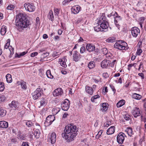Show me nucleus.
Wrapping results in <instances>:
<instances>
[{
	"label": "nucleus",
	"instance_id": "5fc2aeb1",
	"mask_svg": "<svg viewBox=\"0 0 146 146\" xmlns=\"http://www.w3.org/2000/svg\"><path fill=\"white\" fill-rule=\"evenodd\" d=\"M142 52V50L140 48H138L137 49V51L136 52V54L138 55H140L141 53Z\"/></svg>",
	"mask_w": 146,
	"mask_h": 146
},
{
	"label": "nucleus",
	"instance_id": "13d9d810",
	"mask_svg": "<svg viewBox=\"0 0 146 146\" xmlns=\"http://www.w3.org/2000/svg\"><path fill=\"white\" fill-rule=\"evenodd\" d=\"M111 122L110 121H107L106 123L104 124V127H107L110 125H111Z\"/></svg>",
	"mask_w": 146,
	"mask_h": 146
},
{
	"label": "nucleus",
	"instance_id": "f3484780",
	"mask_svg": "<svg viewBox=\"0 0 146 146\" xmlns=\"http://www.w3.org/2000/svg\"><path fill=\"white\" fill-rule=\"evenodd\" d=\"M109 60H104L101 63V66L103 68H107L109 64Z\"/></svg>",
	"mask_w": 146,
	"mask_h": 146
},
{
	"label": "nucleus",
	"instance_id": "2f4dec72",
	"mask_svg": "<svg viewBox=\"0 0 146 146\" xmlns=\"http://www.w3.org/2000/svg\"><path fill=\"white\" fill-rule=\"evenodd\" d=\"M40 135V132L38 129H36L33 133V135H34L35 137L36 138H38L39 137Z\"/></svg>",
	"mask_w": 146,
	"mask_h": 146
},
{
	"label": "nucleus",
	"instance_id": "393cba45",
	"mask_svg": "<svg viewBox=\"0 0 146 146\" xmlns=\"http://www.w3.org/2000/svg\"><path fill=\"white\" fill-rule=\"evenodd\" d=\"M132 97L135 99L140 100L142 96L141 95L139 94L134 93L132 94Z\"/></svg>",
	"mask_w": 146,
	"mask_h": 146
},
{
	"label": "nucleus",
	"instance_id": "aec40b11",
	"mask_svg": "<svg viewBox=\"0 0 146 146\" xmlns=\"http://www.w3.org/2000/svg\"><path fill=\"white\" fill-rule=\"evenodd\" d=\"M66 59L65 58H62L59 60V62L60 64L63 67L66 68L67 67V65L66 63Z\"/></svg>",
	"mask_w": 146,
	"mask_h": 146
},
{
	"label": "nucleus",
	"instance_id": "412c9836",
	"mask_svg": "<svg viewBox=\"0 0 146 146\" xmlns=\"http://www.w3.org/2000/svg\"><path fill=\"white\" fill-rule=\"evenodd\" d=\"M125 131L126 132L128 135L131 137L133 134V133L132 131V128L130 127H127L125 130Z\"/></svg>",
	"mask_w": 146,
	"mask_h": 146
},
{
	"label": "nucleus",
	"instance_id": "a19ab883",
	"mask_svg": "<svg viewBox=\"0 0 146 146\" xmlns=\"http://www.w3.org/2000/svg\"><path fill=\"white\" fill-rule=\"evenodd\" d=\"M5 89L4 84L3 82H0V91L2 92Z\"/></svg>",
	"mask_w": 146,
	"mask_h": 146
},
{
	"label": "nucleus",
	"instance_id": "e2e57ef3",
	"mask_svg": "<svg viewBox=\"0 0 146 146\" xmlns=\"http://www.w3.org/2000/svg\"><path fill=\"white\" fill-rule=\"evenodd\" d=\"M102 76L104 78H106L109 77V75L106 72L103 74Z\"/></svg>",
	"mask_w": 146,
	"mask_h": 146
},
{
	"label": "nucleus",
	"instance_id": "c03bdc74",
	"mask_svg": "<svg viewBox=\"0 0 146 146\" xmlns=\"http://www.w3.org/2000/svg\"><path fill=\"white\" fill-rule=\"evenodd\" d=\"M114 19V22L118 23V21L121 20V18L120 16L117 15V16L116 17H115Z\"/></svg>",
	"mask_w": 146,
	"mask_h": 146
},
{
	"label": "nucleus",
	"instance_id": "ddd939ff",
	"mask_svg": "<svg viewBox=\"0 0 146 146\" xmlns=\"http://www.w3.org/2000/svg\"><path fill=\"white\" fill-rule=\"evenodd\" d=\"M85 91L87 93L90 95H92L94 92L92 87L87 85L85 86Z\"/></svg>",
	"mask_w": 146,
	"mask_h": 146
},
{
	"label": "nucleus",
	"instance_id": "4be33fe9",
	"mask_svg": "<svg viewBox=\"0 0 146 146\" xmlns=\"http://www.w3.org/2000/svg\"><path fill=\"white\" fill-rule=\"evenodd\" d=\"M115 127L114 126H111L108 129L107 131V133L108 135H111L114 133L115 132Z\"/></svg>",
	"mask_w": 146,
	"mask_h": 146
},
{
	"label": "nucleus",
	"instance_id": "b1692460",
	"mask_svg": "<svg viewBox=\"0 0 146 146\" xmlns=\"http://www.w3.org/2000/svg\"><path fill=\"white\" fill-rule=\"evenodd\" d=\"M49 116H48L46 118V121L44 123L45 126H49L52 124V121L50 119Z\"/></svg>",
	"mask_w": 146,
	"mask_h": 146
},
{
	"label": "nucleus",
	"instance_id": "3c124183",
	"mask_svg": "<svg viewBox=\"0 0 146 146\" xmlns=\"http://www.w3.org/2000/svg\"><path fill=\"white\" fill-rule=\"evenodd\" d=\"M28 52V51H24L21 53L19 55L17 54V57L18 58H20L21 56H23L26 54Z\"/></svg>",
	"mask_w": 146,
	"mask_h": 146
},
{
	"label": "nucleus",
	"instance_id": "9b49d317",
	"mask_svg": "<svg viewBox=\"0 0 146 146\" xmlns=\"http://www.w3.org/2000/svg\"><path fill=\"white\" fill-rule=\"evenodd\" d=\"M133 115L135 117H136L140 115V113L139 109L135 107L133 108L131 111Z\"/></svg>",
	"mask_w": 146,
	"mask_h": 146
},
{
	"label": "nucleus",
	"instance_id": "473e14b6",
	"mask_svg": "<svg viewBox=\"0 0 146 146\" xmlns=\"http://www.w3.org/2000/svg\"><path fill=\"white\" fill-rule=\"evenodd\" d=\"M95 62L93 61H91L88 64V67L90 69H92L94 68Z\"/></svg>",
	"mask_w": 146,
	"mask_h": 146
},
{
	"label": "nucleus",
	"instance_id": "4468645a",
	"mask_svg": "<svg viewBox=\"0 0 146 146\" xmlns=\"http://www.w3.org/2000/svg\"><path fill=\"white\" fill-rule=\"evenodd\" d=\"M80 55L77 51H75L73 56V60L76 62H78L80 58Z\"/></svg>",
	"mask_w": 146,
	"mask_h": 146
},
{
	"label": "nucleus",
	"instance_id": "f704fd0d",
	"mask_svg": "<svg viewBox=\"0 0 146 146\" xmlns=\"http://www.w3.org/2000/svg\"><path fill=\"white\" fill-rule=\"evenodd\" d=\"M6 80L8 83H11L12 81V79L11 77V76L9 74H7L6 76Z\"/></svg>",
	"mask_w": 146,
	"mask_h": 146
},
{
	"label": "nucleus",
	"instance_id": "69168bd1",
	"mask_svg": "<svg viewBox=\"0 0 146 146\" xmlns=\"http://www.w3.org/2000/svg\"><path fill=\"white\" fill-rule=\"evenodd\" d=\"M143 63L142 62H141L139 66V68L138 69V70H139L141 68H142L143 69Z\"/></svg>",
	"mask_w": 146,
	"mask_h": 146
},
{
	"label": "nucleus",
	"instance_id": "58836bf2",
	"mask_svg": "<svg viewBox=\"0 0 146 146\" xmlns=\"http://www.w3.org/2000/svg\"><path fill=\"white\" fill-rule=\"evenodd\" d=\"M46 104V102L45 99L43 98H41L40 101V106H45Z\"/></svg>",
	"mask_w": 146,
	"mask_h": 146
},
{
	"label": "nucleus",
	"instance_id": "c85d7f7f",
	"mask_svg": "<svg viewBox=\"0 0 146 146\" xmlns=\"http://www.w3.org/2000/svg\"><path fill=\"white\" fill-rule=\"evenodd\" d=\"M125 101L124 100H121L119 101L116 104L117 108H119L123 106L125 104Z\"/></svg>",
	"mask_w": 146,
	"mask_h": 146
},
{
	"label": "nucleus",
	"instance_id": "cd10ccee",
	"mask_svg": "<svg viewBox=\"0 0 146 146\" xmlns=\"http://www.w3.org/2000/svg\"><path fill=\"white\" fill-rule=\"evenodd\" d=\"M18 138L21 140H25L26 139V135L25 134L20 133L18 135Z\"/></svg>",
	"mask_w": 146,
	"mask_h": 146
},
{
	"label": "nucleus",
	"instance_id": "a211bd4d",
	"mask_svg": "<svg viewBox=\"0 0 146 146\" xmlns=\"http://www.w3.org/2000/svg\"><path fill=\"white\" fill-rule=\"evenodd\" d=\"M50 139L52 144H53L55 143L56 140V135L55 133L53 132L51 134Z\"/></svg>",
	"mask_w": 146,
	"mask_h": 146
},
{
	"label": "nucleus",
	"instance_id": "9d476101",
	"mask_svg": "<svg viewBox=\"0 0 146 146\" xmlns=\"http://www.w3.org/2000/svg\"><path fill=\"white\" fill-rule=\"evenodd\" d=\"M9 106L11 110H15L18 108L19 105L18 102L13 101L11 104H9Z\"/></svg>",
	"mask_w": 146,
	"mask_h": 146
},
{
	"label": "nucleus",
	"instance_id": "7ed1b4c3",
	"mask_svg": "<svg viewBox=\"0 0 146 146\" xmlns=\"http://www.w3.org/2000/svg\"><path fill=\"white\" fill-rule=\"evenodd\" d=\"M98 23L99 25H100L103 30H106L107 31L109 25L104 13H102L101 15Z\"/></svg>",
	"mask_w": 146,
	"mask_h": 146
},
{
	"label": "nucleus",
	"instance_id": "20e7f679",
	"mask_svg": "<svg viewBox=\"0 0 146 146\" xmlns=\"http://www.w3.org/2000/svg\"><path fill=\"white\" fill-rule=\"evenodd\" d=\"M127 44L126 42H122V41H119L116 42L114 45L115 48L118 49L120 50H125V46Z\"/></svg>",
	"mask_w": 146,
	"mask_h": 146
},
{
	"label": "nucleus",
	"instance_id": "a18cd8bd",
	"mask_svg": "<svg viewBox=\"0 0 146 146\" xmlns=\"http://www.w3.org/2000/svg\"><path fill=\"white\" fill-rule=\"evenodd\" d=\"M115 38H114L110 37L106 41L108 42H113L115 41Z\"/></svg>",
	"mask_w": 146,
	"mask_h": 146
},
{
	"label": "nucleus",
	"instance_id": "bb28decb",
	"mask_svg": "<svg viewBox=\"0 0 146 146\" xmlns=\"http://www.w3.org/2000/svg\"><path fill=\"white\" fill-rule=\"evenodd\" d=\"M6 26L3 25L1 27V29L0 32L1 34L2 35H4L5 34L6 32Z\"/></svg>",
	"mask_w": 146,
	"mask_h": 146
},
{
	"label": "nucleus",
	"instance_id": "603ef678",
	"mask_svg": "<svg viewBox=\"0 0 146 146\" xmlns=\"http://www.w3.org/2000/svg\"><path fill=\"white\" fill-rule=\"evenodd\" d=\"M102 52L104 54L106 55L108 53V50L106 48H104L102 49Z\"/></svg>",
	"mask_w": 146,
	"mask_h": 146
},
{
	"label": "nucleus",
	"instance_id": "f03ea898",
	"mask_svg": "<svg viewBox=\"0 0 146 146\" xmlns=\"http://www.w3.org/2000/svg\"><path fill=\"white\" fill-rule=\"evenodd\" d=\"M16 22V25L21 28H27L30 25V22L23 13H20L17 15Z\"/></svg>",
	"mask_w": 146,
	"mask_h": 146
},
{
	"label": "nucleus",
	"instance_id": "49530a36",
	"mask_svg": "<svg viewBox=\"0 0 146 146\" xmlns=\"http://www.w3.org/2000/svg\"><path fill=\"white\" fill-rule=\"evenodd\" d=\"M103 132V131L102 130H101L100 131L98 132V134L96 135V139H98L102 134Z\"/></svg>",
	"mask_w": 146,
	"mask_h": 146
},
{
	"label": "nucleus",
	"instance_id": "8fccbe9b",
	"mask_svg": "<svg viewBox=\"0 0 146 146\" xmlns=\"http://www.w3.org/2000/svg\"><path fill=\"white\" fill-rule=\"evenodd\" d=\"M15 8V6L12 5H8L7 7V9L9 10H12Z\"/></svg>",
	"mask_w": 146,
	"mask_h": 146
},
{
	"label": "nucleus",
	"instance_id": "0eeeda50",
	"mask_svg": "<svg viewBox=\"0 0 146 146\" xmlns=\"http://www.w3.org/2000/svg\"><path fill=\"white\" fill-rule=\"evenodd\" d=\"M24 6L25 9L29 12L34 11L35 9V6L29 3H25L24 4Z\"/></svg>",
	"mask_w": 146,
	"mask_h": 146
},
{
	"label": "nucleus",
	"instance_id": "f257e3e1",
	"mask_svg": "<svg viewBox=\"0 0 146 146\" xmlns=\"http://www.w3.org/2000/svg\"><path fill=\"white\" fill-rule=\"evenodd\" d=\"M78 131L76 126L73 123L68 124L65 127L62 136L68 141L70 142L74 140V138L77 135Z\"/></svg>",
	"mask_w": 146,
	"mask_h": 146
},
{
	"label": "nucleus",
	"instance_id": "f8f14e48",
	"mask_svg": "<svg viewBox=\"0 0 146 146\" xmlns=\"http://www.w3.org/2000/svg\"><path fill=\"white\" fill-rule=\"evenodd\" d=\"M63 93L62 88H58L55 90L53 93V95L54 97L61 95Z\"/></svg>",
	"mask_w": 146,
	"mask_h": 146
},
{
	"label": "nucleus",
	"instance_id": "c756f323",
	"mask_svg": "<svg viewBox=\"0 0 146 146\" xmlns=\"http://www.w3.org/2000/svg\"><path fill=\"white\" fill-rule=\"evenodd\" d=\"M48 17L51 21H52L54 20V17L53 12L52 11H50L48 14Z\"/></svg>",
	"mask_w": 146,
	"mask_h": 146
},
{
	"label": "nucleus",
	"instance_id": "423d86ee",
	"mask_svg": "<svg viewBox=\"0 0 146 146\" xmlns=\"http://www.w3.org/2000/svg\"><path fill=\"white\" fill-rule=\"evenodd\" d=\"M62 103L61 105L62 109L64 111H67L70 107L69 100L68 99H66Z\"/></svg>",
	"mask_w": 146,
	"mask_h": 146
},
{
	"label": "nucleus",
	"instance_id": "37998d69",
	"mask_svg": "<svg viewBox=\"0 0 146 146\" xmlns=\"http://www.w3.org/2000/svg\"><path fill=\"white\" fill-rule=\"evenodd\" d=\"M10 39H8L7 40V43H6L4 46V48L7 49L8 48H9L10 47V46H9V45H10Z\"/></svg>",
	"mask_w": 146,
	"mask_h": 146
},
{
	"label": "nucleus",
	"instance_id": "c9c22d12",
	"mask_svg": "<svg viewBox=\"0 0 146 146\" xmlns=\"http://www.w3.org/2000/svg\"><path fill=\"white\" fill-rule=\"evenodd\" d=\"M21 87L23 89H26L27 88L26 83L23 81H21L20 82Z\"/></svg>",
	"mask_w": 146,
	"mask_h": 146
},
{
	"label": "nucleus",
	"instance_id": "864d4df0",
	"mask_svg": "<svg viewBox=\"0 0 146 146\" xmlns=\"http://www.w3.org/2000/svg\"><path fill=\"white\" fill-rule=\"evenodd\" d=\"M86 49L84 46H82L80 49V52L81 53H83L85 51Z\"/></svg>",
	"mask_w": 146,
	"mask_h": 146
},
{
	"label": "nucleus",
	"instance_id": "e433bc0d",
	"mask_svg": "<svg viewBox=\"0 0 146 146\" xmlns=\"http://www.w3.org/2000/svg\"><path fill=\"white\" fill-rule=\"evenodd\" d=\"M46 75L47 77L50 79H52L53 76L52 75L50 71V70H48L46 72Z\"/></svg>",
	"mask_w": 146,
	"mask_h": 146
},
{
	"label": "nucleus",
	"instance_id": "09e8293b",
	"mask_svg": "<svg viewBox=\"0 0 146 146\" xmlns=\"http://www.w3.org/2000/svg\"><path fill=\"white\" fill-rule=\"evenodd\" d=\"M136 65V64L135 63H134L133 64H129L128 66V70H130L132 66H134L135 67Z\"/></svg>",
	"mask_w": 146,
	"mask_h": 146
},
{
	"label": "nucleus",
	"instance_id": "5701e85b",
	"mask_svg": "<svg viewBox=\"0 0 146 146\" xmlns=\"http://www.w3.org/2000/svg\"><path fill=\"white\" fill-rule=\"evenodd\" d=\"M102 107L101 108V110L103 112L106 111L108 109V105L106 103H103L102 105Z\"/></svg>",
	"mask_w": 146,
	"mask_h": 146
},
{
	"label": "nucleus",
	"instance_id": "dca6fc26",
	"mask_svg": "<svg viewBox=\"0 0 146 146\" xmlns=\"http://www.w3.org/2000/svg\"><path fill=\"white\" fill-rule=\"evenodd\" d=\"M86 49L89 52L93 51L95 50V46L92 44H88L86 46Z\"/></svg>",
	"mask_w": 146,
	"mask_h": 146
},
{
	"label": "nucleus",
	"instance_id": "6ab92c4d",
	"mask_svg": "<svg viewBox=\"0 0 146 146\" xmlns=\"http://www.w3.org/2000/svg\"><path fill=\"white\" fill-rule=\"evenodd\" d=\"M8 126L7 122L4 121H0V128H6Z\"/></svg>",
	"mask_w": 146,
	"mask_h": 146
},
{
	"label": "nucleus",
	"instance_id": "4d7b16f0",
	"mask_svg": "<svg viewBox=\"0 0 146 146\" xmlns=\"http://www.w3.org/2000/svg\"><path fill=\"white\" fill-rule=\"evenodd\" d=\"M60 54L59 53V52H53L52 54V56L54 57H56V56L58 57L59 55Z\"/></svg>",
	"mask_w": 146,
	"mask_h": 146
},
{
	"label": "nucleus",
	"instance_id": "7c9ffc66",
	"mask_svg": "<svg viewBox=\"0 0 146 146\" xmlns=\"http://www.w3.org/2000/svg\"><path fill=\"white\" fill-rule=\"evenodd\" d=\"M25 124L27 127H32L34 125V123L31 120H27L25 122Z\"/></svg>",
	"mask_w": 146,
	"mask_h": 146
},
{
	"label": "nucleus",
	"instance_id": "680f3d73",
	"mask_svg": "<svg viewBox=\"0 0 146 146\" xmlns=\"http://www.w3.org/2000/svg\"><path fill=\"white\" fill-rule=\"evenodd\" d=\"M50 119L52 121V123L55 119V117L53 115H49Z\"/></svg>",
	"mask_w": 146,
	"mask_h": 146
},
{
	"label": "nucleus",
	"instance_id": "79ce46f5",
	"mask_svg": "<svg viewBox=\"0 0 146 146\" xmlns=\"http://www.w3.org/2000/svg\"><path fill=\"white\" fill-rule=\"evenodd\" d=\"M6 99V97L4 95L2 94L0 95V102H4Z\"/></svg>",
	"mask_w": 146,
	"mask_h": 146
},
{
	"label": "nucleus",
	"instance_id": "6e6552de",
	"mask_svg": "<svg viewBox=\"0 0 146 146\" xmlns=\"http://www.w3.org/2000/svg\"><path fill=\"white\" fill-rule=\"evenodd\" d=\"M125 134L123 132L119 133L117 137V141L119 144H121L124 140L125 137Z\"/></svg>",
	"mask_w": 146,
	"mask_h": 146
},
{
	"label": "nucleus",
	"instance_id": "39448f33",
	"mask_svg": "<svg viewBox=\"0 0 146 146\" xmlns=\"http://www.w3.org/2000/svg\"><path fill=\"white\" fill-rule=\"evenodd\" d=\"M43 90L40 88H37L32 93L33 99L36 100L39 98L41 96Z\"/></svg>",
	"mask_w": 146,
	"mask_h": 146
},
{
	"label": "nucleus",
	"instance_id": "ea45409f",
	"mask_svg": "<svg viewBox=\"0 0 146 146\" xmlns=\"http://www.w3.org/2000/svg\"><path fill=\"white\" fill-rule=\"evenodd\" d=\"M100 98V96L99 95H96L92 96L91 99V100L92 102H94L95 100Z\"/></svg>",
	"mask_w": 146,
	"mask_h": 146
},
{
	"label": "nucleus",
	"instance_id": "6e6d98bb",
	"mask_svg": "<svg viewBox=\"0 0 146 146\" xmlns=\"http://www.w3.org/2000/svg\"><path fill=\"white\" fill-rule=\"evenodd\" d=\"M110 86L111 88L112 91L113 92L114 94L116 92V90L115 89L114 87L112 84H110Z\"/></svg>",
	"mask_w": 146,
	"mask_h": 146
},
{
	"label": "nucleus",
	"instance_id": "bf43d9fd",
	"mask_svg": "<svg viewBox=\"0 0 146 146\" xmlns=\"http://www.w3.org/2000/svg\"><path fill=\"white\" fill-rule=\"evenodd\" d=\"M11 141L13 143H17V139L16 138L12 139H11Z\"/></svg>",
	"mask_w": 146,
	"mask_h": 146
},
{
	"label": "nucleus",
	"instance_id": "1a4fd4ad",
	"mask_svg": "<svg viewBox=\"0 0 146 146\" xmlns=\"http://www.w3.org/2000/svg\"><path fill=\"white\" fill-rule=\"evenodd\" d=\"M140 30L137 27H132L131 29V33L132 36L135 38H136L138 35L140 33Z\"/></svg>",
	"mask_w": 146,
	"mask_h": 146
},
{
	"label": "nucleus",
	"instance_id": "4c0bfd02",
	"mask_svg": "<svg viewBox=\"0 0 146 146\" xmlns=\"http://www.w3.org/2000/svg\"><path fill=\"white\" fill-rule=\"evenodd\" d=\"M6 114V111L1 108H0V115L2 117L5 116Z\"/></svg>",
	"mask_w": 146,
	"mask_h": 146
},
{
	"label": "nucleus",
	"instance_id": "052dcab7",
	"mask_svg": "<svg viewBox=\"0 0 146 146\" xmlns=\"http://www.w3.org/2000/svg\"><path fill=\"white\" fill-rule=\"evenodd\" d=\"M54 12L57 15H58L59 14L60 10L59 9L55 8L54 9Z\"/></svg>",
	"mask_w": 146,
	"mask_h": 146
},
{
	"label": "nucleus",
	"instance_id": "338daca9",
	"mask_svg": "<svg viewBox=\"0 0 146 146\" xmlns=\"http://www.w3.org/2000/svg\"><path fill=\"white\" fill-rule=\"evenodd\" d=\"M38 54V53L36 52H33L31 54V57H34Z\"/></svg>",
	"mask_w": 146,
	"mask_h": 146
},
{
	"label": "nucleus",
	"instance_id": "0e129e2a",
	"mask_svg": "<svg viewBox=\"0 0 146 146\" xmlns=\"http://www.w3.org/2000/svg\"><path fill=\"white\" fill-rule=\"evenodd\" d=\"M29 143L27 141L23 142L21 145V146H29Z\"/></svg>",
	"mask_w": 146,
	"mask_h": 146
},
{
	"label": "nucleus",
	"instance_id": "72a5a7b5",
	"mask_svg": "<svg viewBox=\"0 0 146 146\" xmlns=\"http://www.w3.org/2000/svg\"><path fill=\"white\" fill-rule=\"evenodd\" d=\"M117 15H118V14L116 12L112 11L111 13H110V14L108 15H107V16L108 17H110L111 16H113V18L114 19L115 17H116V16H117Z\"/></svg>",
	"mask_w": 146,
	"mask_h": 146
},
{
	"label": "nucleus",
	"instance_id": "de8ad7c7",
	"mask_svg": "<svg viewBox=\"0 0 146 146\" xmlns=\"http://www.w3.org/2000/svg\"><path fill=\"white\" fill-rule=\"evenodd\" d=\"M130 116L128 114H125L124 116V118L126 120L128 121L130 119Z\"/></svg>",
	"mask_w": 146,
	"mask_h": 146
},
{
	"label": "nucleus",
	"instance_id": "774afa93",
	"mask_svg": "<svg viewBox=\"0 0 146 146\" xmlns=\"http://www.w3.org/2000/svg\"><path fill=\"white\" fill-rule=\"evenodd\" d=\"M138 75L141 77L142 79L144 78V74L142 73H140L138 74Z\"/></svg>",
	"mask_w": 146,
	"mask_h": 146
},
{
	"label": "nucleus",
	"instance_id": "2eb2a0df",
	"mask_svg": "<svg viewBox=\"0 0 146 146\" xmlns=\"http://www.w3.org/2000/svg\"><path fill=\"white\" fill-rule=\"evenodd\" d=\"M80 7L78 5H76L73 7L71 8V11L74 14H77L80 11Z\"/></svg>",
	"mask_w": 146,
	"mask_h": 146
},
{
	"label": "nucleus",
	"instance_id": "a878e982",
	"mask_svg": "<svg viewBox=\"0 0 146 146\" xmlns=\"http://www.w3.org/2000/svg\"><path fill=\"white\" fill-rule=\"evenodd\" d=\"M94 30L95 31L97 32H98L99 31H104V30H103V29H102V28L101 27V26L100 25H99V24L98 23V25L94 27Z\"/></svg>",
	"mask_w": 146,
	"mask_h": 146
}]
</instances>
